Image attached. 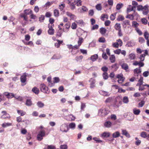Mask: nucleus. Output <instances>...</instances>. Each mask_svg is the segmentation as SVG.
I'll list each match as a JSON object with an SVG mask.
<instances>
[{"mask_svg":"<svg viewBox=\"0 0 149 149\" xmlns=\"http://www.w3.org/2000/svg\"><path fill=\"white\" fill-rule=\"evenodd\" d=\"M109 111L106 108L102 107L98 110V114L99 116L104 117L109 113Z\"/></svg>","mask_w":149,"mask_h":149,"instance_id":"1","label":"nucleus"},{"mask_svg":"<svg viewBox=\"0 0 149 149\" xmlns=\"http://www.w3.org/2000/svg\"><path fill=\"white\" fill-rule=\"evenodd\" d=\"M45 135V132L43 130H40L37 136V139L39 141H41L43 139V137Z\"/></svg>","mask_w":149,"mask_h":149,"instance_id":"2","label":"nucleus"},{"mask_svg":"<svg viewBox=\"0 0 149 149\" xmlns=\"http://www.w3.org/2000/svg\"><path fill=\"white\" fill-rule=\"evenodd\" d=\"M40 87L41 91L43 92L47 93H49L48 87L44 84H41L40 85Z\"/></svg>","mask_w":149,"mask_h":149,"instance_id":"3","label":"nucleus"},{"mask_svg":"<svg viewBox=\"0 0 149 149\" xmlns=\"http://www.w3.org/2000/svg\"><path fill=\"white\" fill-rule=\"evenodd\" d=\"M68 130L69 128L66 124H63L60 126V130L62 132H66L68 131Z\"/></svg>","mask_w":149,"mask_h":149,"instance_id":"4","label":"nucleus"},{"mask_svg":"<svg viewBox=\"0 0 149 149\" xmlns=\"http://www.w3.org/2000/svg\"><path fill=\"white\" fill-rule=\"evenodd\" d=\"M4 96H5L8 99H11L13 97H14V94L11 93L5 92L3 93Z\"/></svg>","mask_w":149,"mask_h":149,"instance_id":"5","label":"nucleus"},{"mask_svg":"<svg viewBox=\"0 0 149 149\" xmlns=\"http://www.w3.org/2000/svg\"><path fill=\"white\" fill-rule=\"evenodd\" d=\"M89 81L90 82V88H93L95 87V79L93 78H91L89 80Z\"/></svg>","mask_w":149,"mask_h":149,"instance_id":"6","label":"nucleus"},{"mask_svg":"<svg viewBox=\"0 0 149 149\" xmlns=\"http://www.w3.org/2000/svg\"><path fill=\"white\" fill-rule=\"evenodd\" d=\"M48 28L49 29L48 31V33L50 35H53L54 33V30L52 28V25L50 26L49 24Z\"/></svg>","mask_w":149,"mask_h":149,"instance_id":"7","label":"nucleus"},{"mask_svg":"<svg viewBox=\"0 0 149 149\" xmlns=\"http://www.w3.org/2000/svg\"><path fill=\"white\" fill-rule=\"evenodd\" d=\"M66 15L68 17H69L71 19L74 20L76 19V17L75 15L70 12H66Z\"/></svg>","mask_w":149,"mask_h":149,"instance_id":"8","label":"nucleus"},{"mask_svg":"<svg viewBox=\"0 0 149 149\" xmlns=\"http://www.w3.org/2000/svg\"><path fill=\"white\" fill-rule=\"evenodd\" d=\"M143 77H141L138 81V83L136 85V86H143V85H144L145 84H143Z\"/></svg>","mask_w":149,"mask_h":149,"instance_id":"9","label":"nucleus"},{"mask_svg":"<svg viewBox=\"0 0 149 149\" xmlns=\"http://www.w3.org/2000/svg\"><path fill=\"white\" fill-rule=\"evenodd\" d=\"M142 11H143V14L144 15H147L148 12V6L146 5L143 7Z\"/></svg>","mask_w":149,"mask_h":149,"instance_id":"10","label":"nucleus"},{"mask_svg":"<svg viewBox=\"0 0 149 149\" xmlns=\"http://www.w3.org/2000/svg\"><path fill=\"white\" fill-rule=\"evenodd\" d=\"M27 75L26 73H24L21 77L20 79L21 82L22 83L25 82L26 81V77Z\"/></svg>","mask_w":149,"mask_h":149,"instance_id":"11","label":"nucleus"},{"mask_svg":"<svg viewBox=\"0 0 149 149\" xmlns=\"http://www.w3.org/2000/svg\"><path fill=\"white\" fill-rule=\"evenodd\" d=\"M141 68H136L134 70V73L135 76H136V74H137V76H138V75L141 72Z\"/></svg>","mask_w":149,"mask_h":149,"instance_id":"12","label":"nucleus"},{"mask_svg":"<svg viewBox=\"0 0 149 149\" xmlns=\"http://www.w3.org/2000/svg\"><path fill=\"white\" fill-rule=\"evenodd\" d=\"M78 10L79 12L81 13H83L88 11V9L85 6H82L81 8H78Z\"/></svg>","mask_w":149,"mask_h":149,"instance_id":"13","label":"nucleus"},{"mask_svg":"<svg viewBox=\"0 0 149 149\" xmlns=\"http://www.w3.org/2000/svg\"><path fill=\"white\" fill-rule=\"evenodd\" d=\"M3 114L1 117L3 118H6L10 117L9 114L6 113L5 111H3L1 112Z\"/></svg>","mask_w":149,"mask_h":149,"instance_id":"14","label":"nucleus"},{"mask_svg":"<svg viewBox=\"0 0 149 149\" xmlns=\"http://www.w3.org/2000/svg\"><path fill=\"white\" fill-rule=\"evenodd\" d=\"M75 1L74 0H67V3L70 6V7L75 5Z\"/></svg>","mask_w":149,"mask_h":149,"instance_id":"15","label":"nucleus"},{"mask_svg":"<svg viewBox=\"0 0 149 149\" xmlns=\"http://www.w3.org/2000/svg\"><path fill=\"white\" fill-rule=\"evenodd\" d=\"M136 8L135 6H129L127 8V12H130L134 10V9H135Z\"/></svg>","mask_w":149,"mask_h":149,"instance_id":"16","label":"nucleus"},{"mask_svg":"<svg viewBox=\"0 0 149 149\" xmlns=\"http://www.w3.org/2000/svg\"><path fill=\"white\" fill-rule=\"evenodd\" d=\"M24 14L27 16L28 15H29L30 14H31L32 13V11L31 9H28L25 10H24Z\"/></svg>","mask_w":149,"mask_h":149,"instance_id":"17","label":"nucleus"},{"mask_svg":"<svg viewBox=\"0 0 149 149\" xmlns=\"http://www.w3.org/2000/svg\"><path fill=\"white\" fill-rule=\"evenodd\" d=\"M122 134L126 136V137L129 138L130 137V134L126 130H122Z\"/></svg>","mask_w":149,"mask_h":149,"instance_id":"18","label":"nucleus"},{"mask_svg":"<svg viewBox=\"0 0 149 149\" xmlns=\"http://www.w3.org/2000/svg\"><path fill=\"white\" fill-rule=\"evenodd\" d=\"M110 134L109 132H104L102 134L101 136L103 137L107 138L110 136Z\"/></svg>","mask_w":149,"mask_h":149,"instance_id":"19","label":"nucleus"},{"mask_svg":"<svg viewBox=\"0 0 149 149\" xmlns=\"http://www.w3.org/2000/svg\"><path fill=\"white\" fill-rule=\"evenodd\" d=\"M75 22L77 23L80 26H82L84 25V23L82 20H79L75 21Z\"/></svg>","mask_w":149,"mask_h":149,"instance_id":"20","label":"nucleus"},{"mask_svg":"<svg viewBox=\"0 0 149 149\" xmlns=\"http://www.w3.org/2000/svg\"><path fill=\"white\" fill-rule=\"evenodd\" d=\"M112 136L113 138H118L120 136V133L118 131H116L112 134Z\"/></svg>","mask_w":149,"mask_h":149,"instance_id":"21","label":"nucleus"},{"mask_svg":"<svg viewBox=\"0 0 149 149\" xmlns=\"http://www.w3.org/2000/svg\"><path fill=\"white\" fill-rule=\"evenodd\" d=\"M111 123L109 121L106 122L104 123V125L105 127L107 128H109L111 127Z\"/></svg>","mask_w":149,"mask_h":149,"instance_id":"22","label":"nucleus"},{"mask_svg":"<svg viewBox=\"0 0 149 149\" xmlns=\"http://www.w3.org/2000/svg\"><path fill=\"white\" fill-rule=\"evenodd\" d=\"M98 56L97 54H94L91 56L90 58L91 60L93 61H94L97 60L98 58Z\"/></svg>","mask_w":149,"mask_h":149,"instance_id":"23","label":"nucleus"},{"mask_svg":"<svg viewBox=\"0 0 149 149\" xmlns=\"http://www.w3.org/2000/svg\"><path fill=\"white\" fill-rule=\"evenodd\" d=\"M133 111V113L135 115H139L141 112L139 109H137L136 108H134Z\"/></svg>","mask_w":149,"mask_h":149,"instance_id":"24","label":"nucleus"},{"mask_svg":"<svg viewBox=\"0 0 149 149\" xmlns=\"http://www.w3.org/2000/svg\"><path fill=\"white\" fill-rule=\"evenodd\" d=\"M69 128L74 130L75 129L76 127V124L74 123H71L69 125Z\"/></svg>","mask_w":149,"mask_h":149,"instance_id":"25","label":"nucleus"},{"mask_svg":"<svg viewBox=\"0 0 149 149\" xmlns=\"http://www.w3.org/2000/svg\"><path fill=\"white\" fill-rule=\"evenodd\" d=\"M114 28L116 30L120 31V30H121V26L120 24L116 23L114 26Z\"/></svg>","mask_w":149,"mask_h":149,"instance_id":"26","label":"nucleus"},{"mask_svg":"<svg viewBox=\"0 0 149 149\" xmlns=\"http://www.w3.org/2000/svg\"><path fill=\"white\" fill-rule=\"evenodd\" d=\"M107 31V30L103 27H102L100 29V32L102 35L106 33Z\"/></svg>","mask_w":149,"mask_h":149,"instance_id":"27","label":"nucleus"},{"mask_svg":"<svg viewBox=\"0 0 149 149\" xmlns=\"http://www.w3.org/2000/svg\"><path fill=\"white\" fill-rule=\"evenodd\" d=\"M102 77L105 80L107 79L109 77V75L107 72H104L102 74Z\"/></svg>","mask_w":149,"mask_h":149,"instance_id":"28","label":"nucleus"},{"mask_svg":"<svg viewBox=\"0 0 149 149\" xmlns=\"http://www.w3.org/2000/svg\"><path fill=\"white\" fill-rule=\"evenodd\" d=\"M110 61L112 63H114L115 61V57L114 55H112L109 58Z\"/></svg>","mask_w":149,"mask_h":149,"instance_id":"29","label":"nucleus"},{"mask_svg":"<svg viewBox=\"0 0 149 149\" xmlns=\"http://www.w3.org/2000/svg\"><path fill=\"white\" fill-rule=\"evenodd\" d=\"M135 42L133 41L132 40L129 41L127 43L128 46L129 47L134 46L135 45Z\"/></svg>","mask_w":149,"mask_h":149,"instance_id":"30","label":"nucleus"},{"mask_svg":"<svg viewBox=\"0 0 149 149\" xmlns=\"http://www.w3.org/2000/svg\"><path fill=\"white\" fill-rule=\"evenodd\" d=\"M37 105L39 108H42L44 106V104L41 101H39L37 103Z\"/></svg>","mask_w":149,"mask_h":149,"instance_id":"31","label":"nucleus"},{"mask_svg":"<svg viewBox=\"0 0 149 149\" xmlns=\"http://www.w3.org/2000/svg\"><path fill=\"white\" fill-rule=\"evenodd\" d=\"M123 101L124 103L127 104L129 102L128 97L127 96L124 97L123 98Z\"/></svg>","mask_w":149,"mask_h":149,"instance_id":"32","label":"nucleus"},{"mask_svg":"<svg viewBox=\"0 0 149 149\" xmlns=\"http://www.w3.org/2000/svg\"><path fill=\"white\" fill-rule=\"evenodd\" d=\"M100 94L104 96H108L109 95L108 94V92L104 91H100Z\"/></svg>","mask_w":149,"mask_h":149,"instance_id":"33","label":"nucleus"},{"mask_svg":"<svg viewBox=\"0 0 149 149\" xmlns=\"http://www.w3.org/2000/svg\"><path fill=\"white\" fill-rule=\"evenodd\" d=\"M96 9L100 11L102 10V7L101 3L97 4L95 6Z\"/></svg>","mask_w":149,"mask_h":149,"instance_id":"34","label":"nucleus"},{"mask_svg":"<svg viewBox=\"0 0 149 149\" xmlns=\"http://www.w3.org/2000/svg\"><path fill=\"white\" fill-rule=\"evenodd\" d=\"M20 16L21 17L23 18L24 20L26 21H27L28 18L27 16L26 15H25L24 14L22 13L20 14Z\"/></svg>","mask_w":149,"mask_h":149,"instance_id":"35","label":"nucleus"},{"mask_svg":"<svg viewBox=\"0 0 149 149\" xmlns=\"http://www.w3.org/2000/svg\"><path fill=\"white\" fill-rule=\"evenodd\" d=\"M122 68L125 70H127L128 69V65L125 63H123L121 65Z\"/></svg>","mask_w":149,"mask_h":149,"instance_id":"36","label":"nucleus"},{"mask_svg":"<svg viewBox=\"0 0 149 149\" xmlns=\"http://www.w3.org/2000/svg\"><path fill=\"white\" fill-rule=\"evenodd\" d=\"M32 91L36 94H37L39 93V90L36 87H34L32 89Z\"/></svg>","mask_w":149,"mask_h":149,"instance_id":"37","label":"nucleus"},{"mask_svg":"<svg viewBox=\"0 0 149 149\" xmlns=\"http://www.w3.org/2000/svg\"><path fill=\"white\" fill-rule=\"evenodd\" d=\"M26 104L29 106H31L32 104L31 100L30 99H27L26 101Z\"/></svg>","mask_w":149,"mask_h":149,"instance_id":"38","label":"nucleus"},{"mask_svg":"<svg viewBox=\"0 0 149 149\" xmlns=\"http://www.w3.org/2000/svg\"><path fill=\"white\" fill-rule=\"evenodd\" d=\"M51 80V77H48V78H47V80L49 82V85L50 87L52 86H53L54 85V84H52V83Z\"/></svg>","mask_w":149,"mask_h":149,"instance_id":"39","label":"nucleus"},{"mask_svg":"<svg viewBox=\"0 0 149 149\" xmlns=\"http://www.w3.org/2000/svg\"><path fill=\"white\" fill-rule=\"evenodd\" d=\"M12 123H4L2 124V127H5L7 126L11 125Z\"/></svg>","mask_w":149,"mask_h":149,"instance_id":"40","label":"nucleus"},{"mask_svg":"<svg viewBox=\"0 0 149 149\" xmlns=\"http://www.w3.org/2000/svg\"><path fill=\"white\" fill-rule=\"evenodd\" d=\"M135 54L133 53L130 54L129 55V58L131 60H134L135 59Z\"/></svg>","mask_w":149,"mask_h":149,"instance_id":"41","label":"nucleus"},{"mask_svg":"<svg viewBox=\"0 0 149 149\" xmlns=\"http://www.w3.org/2000/svg\"><path fill=\"white\" fill-rule=\"evenodd\" d=\"M144 36L146 40L148 39L149 34L147 31H146L145 32L144 34Z\"/></svg>","mask_w":149,"mask_h":149,"instance_id":"42","label":"nucleus"},{"mask_svg":"<svg viewBox=\"0 0 149 149\" xmlns=\"http://www.w3.org/2000/svg\"><path fill=\"white\" fill-rule=\"evenodd\" d=\"M76 22H74L72 23V25L71 26V28L73 29H75L77 28V25L76 24Z\"/></svg>","mask_w":149,"mask_h":149,"instance_id":"43","label":"nucleus"},{"mask_svg":"<svg viewBox=\"0 0 149 149\" xmlns=\"http://www.w3.org/2000/svg\"><path fill=\"white\" fill-rule=\"evenodd\" d=\"M17 112L19 115H20L21 116H23L25 115L26 114L25 112L23 111L22 110H18L17 111Z\"/></svg>","mask_w":149,"mask_h":149,"instance_id":"44","label":"nucleus"},{"mask_svg":"<svg viewBox=\"0 0 149 149\" xmlns=\"http://www.w3.org/2000/svg\"><path fill=\"white\" fill-rule=\"evenodd\" d=\"M54 14L55 17H57L59 15V12L58 10L55 9L54 10Z\"/></svg>","mask_w":149,"mask_h":149,"instance_id":"45","label":"nucleus"},{"mask_svg":"<svg viewBox=\"0 0 149 149\" xmlns=\"http://www.w3.org/2000/svg\"><path fill=\"white\" fill-rule=\"evenodd\" d=\"M108 17L107 15L105 14H102L101 17V19L102 20L104 21L105 18L108 19Z\"/></svg>","mask_w":149,"mask_h":149,"instance_id":"46","label":"nucleus"},{"mask_svg":"<svg viewBox=\"0 0 149 149\" xmlns=\"http://www.w3.org/2000/svg\"><path fill=\"white\" fill-rule=\"evenodd\" d=\"M145 56V55L144 54H142L140 55V57H139L140 61H143L144 60Z\"/></svg>","mask_w":149,"mask_h":149,"instance_id":"47","label":"nucleus"},{"mask_svg":"<svg viewBox=\"0 0 149 149\" xmlns=\"http://www.w3.org/2000/svg\"><path fill=\"white\" fill-rule=\"evenodd\" d=\"M75 2L77 5L78 6H80L82 5V1L81 0H77Z\"/></svg>","mask_w":149,"mask_h":149,"instance_id":"48","label":"nucleus"},{"mask_svg":"<svg viewBox=\"0 0 149 149\" xmlns=\"http://www.w3.org/2000/svg\"><path fill=\"white\" fill-rule=\"evenodd\" d=\"M83 41V39L81 38H79V40L78 41V45H79V46H80L81 44L82 43Z\"/></svg>","mask_w":149,"mask_h":149,"instance_id":"49","label":"nucleus"},{"mask_svg":"<svg viewBox=\"0 0 149 149\" xmlns=\"http://www.w3.org/2000/svg\"><path fill=\"white\" fill-rule=\"evenodd\" d=\"M134 15H128L126 17L127 18H129L131 20H133L134 19Z\"/></svg>","mask_w":149,"mask_h":149,"instance_id":"50","label":"nucleus"},{"mask_svg":"<svg viewBox=\"0 0 149 149\" xmlns=\"http://www.w3.org/2000/svg\"><path fill=\"white\" fill-rule=\"evenodd\" d=\"M101 69L104 72H107L108 69L107 67L106 66H104L101 68Z\"/></svg>","mask_w":149,"mask_h":149,"instance_id":"51","label":"nucleus"},{"mask_svg":"<svg viewBox=\"0 0 149 149\" xmlns=\"http://www.w3.org/2000/svg\"><path fill=\"white\" fill-rule=\"evenodd\" d=\"M116 14V13L111 14L110 17V19L112 20H114L115 18Z\"/></svg>","mask_w":149,"mask_h":149,"instance_id":"52","label":"nucleus"},{"mask_svg":"<svg viewBox=\"0 0 149 149\" xmlns=\"http://www.w3.org/2000/svg\"><path fill=\"white\" fill-rule=\"evenodd\" d=\"M122 24L124 25H130V21L128 20H125L123 22Z\"/></svg>","mask_w":149,"mask_h":149,"instance_id":"53","label":"nucleus"},{"mask_svg":"<svg viewBox=\"0 0 149 149\" xmlns=\"http://www.w3.org/2000/svg\"><path fill=\"white\" fill-rule=\"evenodd\" d=\"M119 46L121 47L122 46L123 44V42L122 40L120 39H119L116 40Z\"/></svg>","mask_w":149,"mask_h":149,"instance_id":"54","label":"nucleus"},{"mask_svg":"<svg viewBox=\"0 0 149 149\" xmlns=\"http://www.w3.org/2000/svg\"><path fill=\"white\" fill-rule=\"evenodd\" d=\"M83 58V56H77L75 58V59L77 61H80Z\"/></svg>","mask_w":149,"mask_h":149,"instance_id":"55","label":"nucleus"},{"mask_svg":"<svg viewBox=\"0 0 149 149\" xmlns=\"http://www.w3.org/2000/svg\"><path fill=\"white\" fill-rule=\"evenodd\" d=\"M65 6V4H61L59 6V8L61 10H62L64 8Z\"/></svg>","mask_w":149,"mask_h":149,"instance_id":"56","label":"nucleus"},{"mask_svg":"<svg viewBox=\"0 0 149 149\" xmlns=\"http://www.w3.org/2000/svg\"><path fill=\"white\" fill-rule=\"evenodd\" d=\"M70 26V24L69 22H68L65 25V27L66 29H68Z\"/></svg>","mask_w":149,"mask_h":149,"instance_id":"57","label":"nucleus"},{"mask_svg":"<svg viewBox=\"0 0 149 149\" xmlns=\"http://www.w3.org/2000/svg\"><path fill=\"white\" fill-rule=\"evenodd\" d=\"M99 41L100 42L104 43L105 42V38L104 37H101L99 39Z\"/></svg>","mask_w":149,"mask_h":149,"instance_id":"58","label":"nucleus"},{"mask_svg":"<svg viewBox=\"0 0 149 149\" xmlns=\"http://www.w3.org/2000/svg\"><path fill=\"white\" fill-rule=\"evenodd\" d=\"M139 25V24L136 22L133 21L132 22V26L133 27H136Z\"/></svg>","mask_w":149,"mask_h":149,"instance_id":"59","label":"nucleus"},{"mask_svg":"<svg viewBox=\"0 0 149 149\" xmlns=\"http://www.w3.org/2000/svg\"><path fill=\"white\" fill-rule=\"evenodd\" d=\"M141 136L144 138L147 137L146 133L144 132H142L141 134Z\"/></svg>","mask_w":149,"mask_h":149,"instance_id":"60","label":"nucleus"},{"mask_svg":"<svg viewBox=\"0 0 149 149\" xmlns=\"http://www.w3.org/2000/svg\"><path fill=\"white\" fill-rule=\"evenodd\" d=\"M141 21L142 23L144 24H146L147 23L148 21L145 18H143L141 19Z\"/></svg>","mask_w":149,"mask_h":149,"instance_id":"61","label":"nucleus"},{"mask_svg":"<svg viewBox=\"0 0 149 149\" xmlns=\"http://www.w3.org/2000/svg\"><path fill=\"white\" fill-rule=\"evenodd\" d=\"M123 6V4L122 3H118L116 5V8L117 10H119Z\"/></svg>","mask_w":149,"mask_h":149,"instance_id":"62","label":"nucleus"},{"mask_svg":"<svg viewBox=\"0 0 149 149\" xmlns=\"http://www.w3.org/2000/svg\"><path fill=\"white\" fill-rule=\"evenodd\" d=\"M124 19V18L123 16L122 15H119L118 16L117 19V20L118 21H123Z\"/></svg>","mask_w":149,"mask_h":149,"instance_id":"63","label":"nucleus"},{"mask_svg":"<svg viewBox=\"0 0 149 149\" xmlns=\"http://www.w3.org/2000/svg\"><path fill=\"white\" fill-rule=\"evenodd\" d=\"M61 149H67L68 146L66 145H61L60 146Z\"/></svg>","mask_w":149,"mask_h":149,"instance_id":"64","label":"nucleus"}]
</instances>
